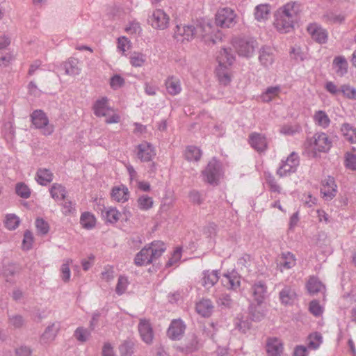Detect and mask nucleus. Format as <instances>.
Here are the masks:
<instances>
[{
	"instance_id": "8fccbe9b",
	"label": "nucleus",
	"mask_w": 356,
	"mask_h": 356,
	"mask_svg": "<svg viewBox=\"0 0 356 356\" xmlns=\"http://www.w3.org/2000/svg\"><path fill=\"white\" fill-rule=\"evenodd\" d=\"M120 213L115 208H109L103 212V216L107 222L115 223L119 220Z\"/></svg>"
},
{
	"instance_id": "58836bf2",
	"label": "nucleus",
	"mask_w": 356,
	"mask_h": 356,
	"mask_svg": "<svg viewBox=\"0 0 356 356\" xmlns=\"http://www.w3.org/2000/svg\"><path fill=\"white\" fill-rule=\"evenodd\" d=\"M314 120L318 125L326 128L329 126L330 120L325 111H316L314 115Z\"/></svg>"
},
{
	"instance_id": "473e14b6",
	"label": "nucleus",
	"mask_w": 356,
	"mask_h": 356,
	"mask_svg": "<svg viewBox=\"0 0 356 356\" xmlns=\"http://www.w3.org/2000/svg\"><path fill=\"white\" fill-rule=\"evenodd\" d=\"M295 296V291L289 286H285L280 292V300L284 305L291 304L293 301Z\"/></svg>"
},
{
	"instance_id": "79ce46f5",
	"label": "nucleus",
	"mask_w": 356,
	"mask_h": 356,
	"mask_svg": "<svg viewBox=\"0 0 356 356\" xmlns=\"http://www.w3.org/2000/svg\"><path fill=\"white\" fill-rule=\"evenodd\" d=\"M268 15L269 9L266 4L259 5L254 9V17L257 21L266 19Z\"/></svg>"
},
{
	"instance_id": "052dcab7",
	"label": "nucleus",
	"mask_w": 356,
	"mask_h": 356,
	"mask_svg": "<svg viewBox=\"0 0 356 356\" xmlns=\"http://www.w3.org/2000/svg\"><path fill=\"white\" fill-rule=\"evenodd\" d=\"M72 262V260H67L65 263H64L61 266L60 271L62 273L61 277L62 280L67 282L70 279V263Z\"/></svg>"
},
{
	"instance_id": "ddd939ff",
	"label": "nucleus",
	"mask_w": 356,
	"mask_h": 356,
	"mask_svg": "<svg viewBox=\"0 0 356 356\" xmlns=\"http://www.w3.org/2000/svg\"><path fill=\"white\" fill-rule=\"evenodd\" d=\"M277 264L281 272L289 270L296 264V257L290 252H282L277 260Z\"/></svg>"
},
{
	"instance_id": "f704fd0d",
	"label": "nucleus",
	"mask_w": 356,
	"mask_h": 356,
	"mask_svg": "<svg viewBox=\"0 0 356 356\" xmlns=\"http://www.w3.org/2000/svg\"><path fill=\"white\" fill-rule=\"evenodd\" d=\"M49 191L51 197L56 200L65 199V188L61 184L57 183L54 184L51 186Z\"/></svg>"
},
{
	"instance_id": "6ab92c4d",
	"label": "nucleus",
	"mask_w": 356,
	"mask_h": 356,
	"mask_svg": "<svg viewBox=\"0 0 356 356\" xmlns=\"http://www.w3.org/2000/svg\"><path fill=\"white\" fill-rule=\"evenodd\" d=\"M222 284L228 289L236 291L241 286V276L236 271L224 274L222 279Z\"/></svg>"
},
{
	"instance_id": "b1692460",
	"label": "nucleus",
	"mask_w": 356,
	"mask_h": 356,
	"mask_svg": "<svg viewBox=\"0 0 356 356\" xmlns=\"http://www.w3.org/2000/svg\"><path fill=\"white\" fill-rule=\"evenodd\" d=\"M65 73L70 76H76L80 74L81 68L79 67V60L74 57L70 58L62 64Z\"/></svg>"
},
{
	"instance_id": "412c9836",
	"label": "nucleus",
	"mask_w": 356,
	"mask_h": 356,
	"mask_svg": "<svg viewBox=\"0 0 356 356\" xmlns=\"http://www.w3.org/2000/svg\"><path fill=\"white\" fill-rule=\"evenodd\" d=\"M60 330V323L58 322L52 323L47 326L41 335L40 340L43 343H47L54 341Z\"/></svg>"
},
{
	"instance_id": "a878e982",
	"label": "nucleus",
	"mask_w": 356,
	"mask_h": 356,
	"mask_svg": "<svg viewBox=\"0 0 356 356\" xmlns=\"http://www.w3.org/2000/svg\"><path fill=\"white\" fill-rule=\"evenodd\" d=\"M218 280L219 276L218 270H204L202 273L201 283L205 288L210 289L218 282Z\"/></svg>"
},
{
	"instance_id": "c03bdc74",
	"label": "nucleus",
	"mask_w": 356,
	"mask_h": 356,
	"mask_svg": "<svg viewBox=\"0 0 356 356\" xmlns=\"http://www.w3.org/2000/svg\"><path fill=\"white\" fill-rule=\"evenodd\" d=\"M19 270V267L13 263L6 264L3 266L1 273L6 277L7 281L10 277L14 276Z\"/></svg>"
},
{
	"instance_id": "e433bc0d",
	"label": "nucleus",
	"mask_w": 356,
	"mask_h": 356,
	"mask_svg": "<svg viewBox=\"0 0 356 356\" xmlns=\"http://www.w3.org/2000/svg\"><path fill=\"white\" fill-rule=\"evenodd\" d=\"M202 155L201 150L195 146L187 147L185 151V158L189 161H197L200 160Z\"/></svg>"
},
{
	"instance_id": "9d476101",
	"label": "nucleus",
	"mask_w": 356,
	"mask_h": 356,
	"mask_svg": "<svg viewBox=\"0 0 356 356\" xmlns=\"http://www.w3.org/2000/svg\"><path fill=\"white\" fill-rule=\"evenodd\" d=\"M251 294L253 302L260 306L267 296V286L263 281H258L251 287Z\"/></svg>"
},
{
	"instance_id": "f3484780",
	"label": "nucleus",
	"mask_w": 356,
	"mask_h": 356,
	"mask_svg": "<svg viewBox=\"0 0 356 356\" xmlns=\"http://www.w3.org/2000/svg\"><path fill=\"white\" fill-rule=\"evenodd\" d=\"M337 191L334 179L328 176L323 181V186L321 188V194L326 200H330L336 195Z\"/></svg>"
},
{
	"instance_id": "7ed1b4c3",
	"label": "nucleus",
	"mask_w": 356,
	"mask_h": 356,
	"mask_svg": "<svg viewBox=\"0 0 356 356\" xmlns=\"http://www.w3.org/2000/svg\"><path fill=\"white\" fill-rule=\"evenodd\" d=\"M165 249L163 242L154 241L148 247L143 248L136 254L134 263L136 266H140L149 264L160 257Z\"/></svg>"
},
{
	"instance_id": "ea45409f",
	"label": "nucleus",
	"mask_w": 356,
	"mask_h": 356,
	"mask_svg": "<svg viewBox=\"0 0 356 356\" xmlns=\"http://www.w3.org/2000/svg\"><path fill=\"white\" fill-rule=\"evenodd\" d=\"M217 304L222 309H230L234 305V300L229 294L222 293L217 298Z\"/></svg>"
},
{
	"instance_id": "6e6552de",
	"label": "nucleus",
	"mask_w": 356,
	"mask_h": 356,
	"mask_svg": "<svg viewBox=\"0 0 356 356\" xmlns=\"http://www.w3.org/2000/svg\"><path fill=\"white\" fill-rule=\"evenodd\" d=\"M31 118L35 128L43 129L44 135H50L53 133L54 127L49 125V119L43 111H34L31 115Z\"/></svg>"
},
{
	"instance_id": "4c0bfd02",
	"label": "nucleus",
	"mask_w": 356,
	"mask_h": 356,
	"mask_svg": "<svg viewBox=\"0 0 356 356\" xmlns=\"http://www.w3.org/2000/svg\"><path fill=\"white\" fill-rule=\"evenodd\" d=\"M95 218L89 212H84L80 218V223L83 227L90 229L95 225Z\"/></svg>"
},
{
	"instance_id": "0eeeda50",
	"label": "nucleus",
	"mask_w": 356,
	"mask_h": 356,
	"mask_svg": "<svg viewBox=\"0 0 356 356\" xmlns=\"http://www.w3.org/2000/svg\"><path fill=\"white\" fill-rule=\"evenodd\" d=\"M204 180L211 184H217L221 176L220 163L213 159L209 162L205 170L202 171Z\"/></svg>"
},
{
	"instance_id": "338daca9",
	"label": "nucleus",
	"mask_w": 356,
	"mask_h": 356,
	"mask_svg": "<svg viewBox=\"0 0 356 356\" xmlns=\"http://www.w3.org/2000/svg\"><path fill=\"white\" fill-rule=\"evenodd\" d=\"M325 89L332 95H337L341 93L340 88L332 81H327L325 84Z\"/></svg>"
},
{
	"instance_id": "3c124183",
	"label": "nucleus",
	"mask_w": 356,
	"mask_h": 356,
	"mask_svg": "<svg viewBox=\"0 0 356 356\" xmlns=\"http://www.w3.org/2000/svg\"><path fill=\"white\" fill-rule=\"evenodd\" d=\"M138 205L141 210H148L152 207L153 200L151 197L143 195L138 199Z\"/></svg>"
},
{
	"instance_id": "6e6d98bb",
	"label": "nucleus",
	"mask_w": 356,
	"mask_h": 356,
	"mask_svg": "<svg viewBox=\"0 0 356 356\" xmlns=\"http://www.w3.org/2000/svg\"><path fill=\"white\" fill-rule=\"evenodd\" d=\"M181 248H177L173 252L171 257L165 264L166 267H171L174 264H177L181 259Z\"/></svg>"
},
{
	"instance_id": "4468645a",
	"label": "nucleus",
	"mask_w": 356,
	"mask_h": 356,
	"mask_svg": "<svg viewBox=\"0 0 356 356\" xmlns=\"http://www.w3.org/2000/svg\"><path fill=\"white\" fill-rule=\"evenodd\" d=\"M249 144L250 146L259 152L265 151L268 147L266 138L264 135L253 132L249 136Z\"/></svg>"
},
{
	"instance_id": "aec40b11",
	"label": "nucleus",
	"mask_w": 356,
	"mask_h": 356,
	"mask_svg": "<svg viewBox=\"0 0 356 356\" xmlns=\"http://www.w3.org/2000/svg\"><path fill=\"white\" fill-rule=\"evenodd\" d=\"M138 157L143 162L149 161L155 156V152L152 146L144 142L138 145Z\"/></svg>"
},
{
	"instance_id": "39448f33",
	"label": "nucleus",
	"mask_w": 356,
	"mask_h": 356,
	"mask_svg": "<svg viewBox=\"0 0 356 356\" xmlns=\"http://www.w3.org/2000/svg\"><path fill=\"white\" fill-rule=\"evenodd\" d=\"M257 45V41L250 38H237L234 42V46L238 54L245 57L251 56Z\"/></svg>"
},
{
	"instance_id": "864d4df0",
	"label": "nucleus",
	"mask_w": 356,
	"mask_h": 356,
	"mask_svg": "<svg viewBox=\"0 0 356 356\" xmlns=\"http://www.w3.org/2000/svg\"><path fill=\"white\" fill-rule=\"evenodd\" d=\"M145 61V56L141 53L134 52L130 56V63L134 67H140Z\"/></svg>"
},
{
	"instance_id": "1a4fd4ad",
	"label": "nucleus",
	"mask_w": 356,
	"mask_h": 356,
	"mask_svg": "<svg viewBox=\"0 0 356 356\" xmlns=\"http://www.w3.org/2000/svg\"><path fill=\"white\" fill-rule=\"evenodd\" d=\"M138 330L142 341L147 345L152 344L154 339V331L149 321L145 318L140 319Z\"/></svg>"
},
{
	"instance_id": "5fc2aeb1",
	"label": "nucleus",
	"mask_w": 356,
	"mask_h": 356,
	"mask_svg": "<svg viewBox=\"0 0 356 356\" xmlns=\"http://www.w3.org/2000/svg\"><path fill=\"white\" fill-rule=\"evenodd\" d=\"M90 335V331L82 327H79L74 332V337L78 341L81 342L86 341Z\"/></svg>"
},
{
	"instance_id": "f257e3e1",
	"label": "nucleus",
	"mask_w": 356,
	"mask_h": 356,
	"mask_svg": "<svg viewBox=\"0 0 356 356\" xmlns=\"http://www.w3.org/2000/svg\"><path fill=\"white\" fill-rule=\"evenodd\" d=\"M175 37L183 38V40H192L194 38H200L205 44L210 45L215 44L217 40L220 38V33L216 31V28L206 20H197L192 24L177 25L175 30Z\"/></svg>"
},
{
	"instance_id": "4d7b16f0",
	"label": "nucleus",
	"mask_w": 356,
	"mask_h": 356,
	"mask_svg": "<svg viewBox=\"0 0 356 356\" xmlns=\"http://www.w3.org/2000/svg\"><path fill=\"white\" fill-rule=\"evenodd\" d=\"M33 241V234L31 231L26 230L24 234V238L22 241V248L24 250H30L32 248Z\"/></svg>"
},
{
	"instance_id": "f03ea898",
	"label": "nucleus",
	"mask_w": 356,
	"mask_h": 356,
	"mask_svg": "<svg viewBox=\"0 0 356 356\" xmlns=\"http://www.w3.org/2000/svg\"><path fill=\"white\" fill-rule=\"evenodd\" d=\"M298 8L296 3H288L280 8L275 15L274 25L277 30L286 33L290 32L298 19Z\"/></svg>"
},
{
	"instance_id": "5701e85b",
	"label": "nucleus",
	"mask_w": 356,
	"mask_h": 356,
	"mask_svg": "<svg viewBox=\"0 0 356 356\" xmlns=\"http://www.w3.org/2000/svg\"><path fill=\"white\" fill-rule=\"evenodd\" d=\"M94 113L97 117L107 116L112 111L108 106V99L102 97L95 102L93 105Z\"/></svg>"
},
{
	"instance_id": "49530a36",
	"label": "nucleus",
	"mask_w": 356,
	"mask_h": 356,
	"mask_svg": "<svg viewBox=\"0 0 356 356\" xmlns=\"http://www.w3.org/2000/svg\"><path fill=\"white\" fill-rule=\"evenodd\" d=\"M15 192L17 195L24 199H27L31 195V189L24 182H19L16 184Z\"/></svg>"
},
{
	"instance_id": "20e7f679",
	"label": "nucleus",
	"mask_w": 356,
	"mask_h": 356,
	"mask_svg": "<svg viewBox=\"0 0 356 356\" xmlns=\"http://www.w3.org/2000/svg\"><path fill=\"white\" fill-rule=\"evenodd\" d=\"M300 164V157L298 153L293 152L286 159L282 160L277 170V175L280 177H286L296 172Z\"/></svg>"
},
{
	"instance_id": "37998d69",
	"label": "nucleus",
	"mask_w": 356,
	"mask_h": 356,
	"mask_svg": "<svg viewBox=\"0 0 356 356\" xmlns=\"http://www.w3.org/2000/svg\"><path fill=\"white\" fill-rule=\"evenodd\" d=\"M280 92V88L279 86H273L268 88L266 91L261 95V99L263 102H269L275 97L277 96Z\"/></svg>"
},
{
	"instance_id": "72a5a7b5",
	"label": "nucleus",
	"mask_w": 356,
	"mask_h": 356,
	"mask_svg": "<svg viewBox=\"0 0 356 356\" xmlns=\"http://www.w3.org/2000/svg\"><path fill=\"white\" fill-rule=\"evenodd\" d=\"M307 289L309 293L316 294L321 292L324 289V286L317 277L313 276L309 279Z\"/></svg>"
},
{
	"instance_id": "680f3d73",
	"label": "nucleus",
	"mask_w": 356,
	"mask_h": 356,
	"mask_svg": "<svg viewBox=\"0 0 356 356\" xmlns=\"http://www.w3.org/2000/svg\"><path fill=\"white\" fill-rule=\"evenodd\" d=\"M309 312L315 316H319L323 313V308L318 300H312L309 303Z\"/></svg>"
},
{
	"instance_id": "393cba45",
	"label": "nucleus",
	"mask_w": 356,
	"mask_h": 356,
	"mask_svg": "<svg viewBox=\"0 0 356 356\" xmlns=\"http://www.w3.org/2000/svg\"><path fill=\"white\" fill-rule=\"evenodd\" d=\"M332 66L335 73L341 77L348 72V63L343 56L335 57L332 62Z\"/></svg>"
},
{
	"instance_id": "c9c22d12",
	"label": "nucleus",
	"mask_w": 356,
	"mask_h": 356,
	"mask_svg": "<svg viewBox=\"0 0 356 356\" xmlns=\"http://www.w3.org/2000/svg\"><path fill=\"white\" fill-rule=\"evenodd\" d=\"M341 132L345 139L351 143H356V129L349 124H344L341 127Z\"/></svg>"
},
{
	"instance_id": "4be33fe9",
	"label": "nucleus",
	"mask_w": 356,
	"mask_h": 356,
	"mask_svg": "<svg viewBox=\"0 0 356 356\" xmlns=\"http://www.w3.org/2000/svg\"><path fill=\"white\" fill-rule=\"evenodd\" d=\"M216 75L220 84L225 86L229 85L232 81L231 70L229 66L218 65L216 69Z\"/></svg>"
},
{
	"instance_id": "423d86ee",
	"label": "nucleus",
	"mask_w": 356,
	"mask_h": 356,
	"mask_svg": "<svg viewBox=\"0 0 356 356\" xmlns=\"http://www.w3.org/2000/svg\"><path fill=\"white\" fill-rule=\"evenodd\" d=\"M236 14L230 8H222L216 15V24L222 28H229L236 24Z\"/></svg>"
},
{
	"instance_id": "2f4dec72",
	"label": "nucleus",
	"mask_w": 356,
	"mask_h": 356,
	"mask_svg": "<svg viewBox=\"0 0 356 356\" xmlns=\"http://www.w3.org/2000/svg\"><path fill=\"white\" fill-rule=\"evenodd\" d=\"M35 179L39 184L46 186L53 180V174L46 168H40L36 172Z\"/></svg>"
},
{
	"instance_id": "9b49d317",
	"label": "nucleus",
	"mask_w": 356,
	"mask_h": 356,
	"mask_svg": "<svg viewBox=\"0 0 356 356\" xmlns=\"http://www.w3.org/2000/svg\"><path fill=\"white\" fill-rule=\"evenodd\" d=\"M169 17L161 10H154L149 18V22L155 29H165L169 24Z\"/></svg>"
},
{
	"instance_id": "c756f323",
	"label": "nucleus",
	"mask_w": 356,
	"mask_h": 356,
	"mask_svg": "<svg viewBox=\"0 0 356 356\" xmlns=\"http://www.w3.org/2000/svg\"><path fill=\"white\" fill-rule=\"evenodd\" d=\"M259 60L265 67L270 65L274 61L273 50L269 47H263L259 51Z\"/></svg>"
},
{
	"instance_id": "a19ab883",
	"label": "nucleus",
	"mask_w": 356,
	"mask_h": 356,
	"mask_svg": "<svg viewBox=\"0 0 356 356\" xmlns=\"http://www.w3.org/2000/svg\"><path fill=\"white\" fill-rule=\"evenodd\" d=\"M134 343L131 340L124 341L120 346L119 351L121 356H131L134 353Z\"/></svg>"
},
{
	"instance_id": "603ef678",
	"label": "nucleus",
	"mask_w": 356,
	"mask_h": 356,
	"mask_svg": "<svg viewBox=\"0 0 356 356\" xmlns=\"http://www.w3.org/2000/svg\"><path fill=\"white\" fill-rule=\"evenodd\" d=\"M19 224V218L15 214H8L6 216L5 225L10 230L15 229Z\"/></svg>"
},
{
	"instance_id": "0e129e2a",
	"label": "nucleus",
	"mask_w": 356,
	"mask_h": 356,
	"mask_svg": "<svg viewBox=\"0 0 356 356\" xmlns=\"http://www.w3.org/2000/svg\"><path fill=\"white\" fill-rule=\"evenodd\" d=\"M124 84V79L120 75H114L110 81L111 87L114 89H118Z\"/></svg>"
},
{
	"instance_id": "e2e57ef3",
	"label": "nucleus",
	"mask_w": 356,
	"mask_h": 356,
	"mask_svg": "<svg viewBox=\"0 0 356 356\" xmlns=\"http://www.w3.org/2000/svg\"><path fill=\"white\" fill-rule=\"evenodd\" d=\"M346 166L347 168L352 170H356V155L353 153H347L346 154L345 160Z\"/></svg>"
},
{
	"instance_id": "09e8293b",
	"label": "nucleus",
	"mask_w": 356,
	"mask_h": 356,
	"mask_svg": "<svg viewBox=\"0 0 356 356\" xmlns=\"http://www.w3.org/2000/svg\"><path fill=\"white\" fill-rule=\"evenodd\" d=\"M257 307L258 305H257L256 306L254 302H252L249 307L250 315L252 319L254 321H260L264 316L263 311Z\"/></svg>"
},
{
	"instance_id": "bb28decb",
	"label": "nucleus",
	"mask_w": 356,
	"mask_h": 356,
	"mask_svg": "<svg viewBox=\"0 0 356 356\" xmlns=\"http://www.w3.org/2000/svg\"><path fill=\"white\" fill-rule=\"evenodd\" d=\"M196 312L203 317H209L213 310V305L211 300L202 299L197 302L195 306Z\"/></svg>"
},
{
	"instance_id": "13d9d810",
	"label": "nucleus",
	"mask_w": 356,
	"mask_h": 356,
	"mask_svg": "<svg viewBox=\"0 0 356 356\" xmlns=\"http://www.w3.org/2000/svg\"><path fill=\"white\" fill-rule=\"evenodd\" d=\"M128 286V280L125 277L120 276L118 278V284L116 286L115 291L118 295L123 294Z\"/></svg>"
},
{
	"instance_id": "2eb2a0df",
	"label": "nucleus",
	"mask_w": 356,
	"mask_h": 356,
	"mask_svg": "<svg viewBox=\"0 0 356 356\" xmlns=\"http://www.w3.org/2000/svg\"><path fill=\"white\" fill-rule=\"evenodd\" d=\"M314 149L318 152H327L332 147V141L325 133H318L314 136Z\"/></svg>"
},
{
	"instance_id": "a18cd8bd",
	"label": "nucleus",
	"mask_w": 356,
	"mask_h": 356,
	"mask_svg": "<svg viewBox=\"0 0 356 356\" xmlns=\"http://www.w3.org/2000/svg\"><path fill=\"white\" fill-rule=\"evenodd\" d=\"M322 343V336L318 332L309 334L308 337L307 347L311 349H317Z\"/></svg>"
},
{
	"instance_id": "f8f14e48",
	"label": "nucleus",
	"mask_w": 356,
	"mask_h": 356,
	"mask_svg": "<svg viewBox=\"0 0 356 356\" xmlns=\"http://www.w3.org/2000/svg\"><path fill=\"white\" fill-rule=\"evenodd\" d=\"M186 325L180 319L173 320L167 331L168 337L172 340H179L184 335Z\"/></svg>"
},
{
	"instance_id": "a211bd4d",
	"label": "nucleus",
	"mask_w": 356,
	"mask_h": 356,
	"mask_svg": "<svg viewBox=\"0 0 356 356\" xmlns=\"http://www.w3.org/2000/svg\"><path fill=\"white\" fill-rule=\"evenodd\" d=\"M266 349L268 356H280L284 350L283 343L277 337H270L266 341Z\"/></svg>"
},
{
	"instance_id": "dca6fc26",
	"label": "nucleus",
	"mask_w": 356,
	"mask_h": 356,
	"mask_svg": "<svg viewBox=\"0 0 356 356\" xmlns=\"http://www.w3.org/2000/svg\"><path fill=\"white\" fill-rule=\"evenodd\" d=\"M307 31L312 39L320 44H325L327 40V32L316 24H311L307 27Z\"/></svg>"
},
{
	"instance_id": "774afa93",
	"label": "nucleus",
	"mask_w": 356,
	"mask_h": 356,
	"mask_svg": "<svg viewBox=\"0 0 356 356\" xmlns=\"http://www.w3.org/2000/svg\"><path fill=\"white\" fill-rule=\"evenodd\" d=\"M326 20L330 23L340 24L344 20V17L341 15H337L332 13L324 15Z\"/></svg>"
},
{
	"instance_id": "69168bd1",
	"label": "nucleus",
	"mask_w": 356,
	"mask_h": 356,
	"mask_svg": "<svg viewBox=\"0 0 356 356\" xmlns=\"http://www.w3.org/2000/svg\"><path fill=\"white\" fill-rule=\"evenodd\" d=\"M9 323L14 327L19 328L24 325V321L21 315H13L9 316Z\"/></svg>"
},
{
	"instance_id": "de8ad7c7",
	"label": "nucleus",
	"mask_w": 356,
	"mask_h": 356,
	"mask_svg": "<svg viewBox=\"0 0 356 356\" xmlns=\"http://www.w3.org/2000/svg\"><path fill=\"white\" fill-rule=\"evenodd\" d=\"M341 93L346 98L356 99V89L349 84H343L340 86Z\"/></svg>"
},
{
	"instance_id": "bf43d9fd",
	"label": "nucleus",
	"mask_w": 356,
	"mask_h": 356,
	"mask_svg": "<svg viewBox=\"0 0 356 356\" xmlns=\"http://www.w3.org/2000/svg\"><path fill=\"white\" fill-rule=\"evenodd\" d=\"M35 227L38 232L42 235H44L49 232V225L42 218H38L35 220Z\"/></svg>"
},
{
	"instance_id": "c85d7f7f",
	"label": "nucleus",
	"mask_w": 356,
	"mask_h": 356,
	"mask_svg": "<svg viewBox=\"0 0 356 356\" xmlns=\"http://www.w3.org/2000/svg\"><path fill=\"white\" fill-rule=\"evenodd\" d=\"M216 60L218 65L230 66L234 60V56L230 48H222L217 55Z\"/></svg>"
},
{
	"instance_id": "cd10ccee",
	"label": "nucleus",
	"mask_w": 356,
	"mask_h": 356,
	"mask_svg": "<svg viewBox=\"0 0 356 356\" xmlns=\"http://www.w3.org/2000/svg\"><path fill=\"white\" fill-rule=\"evenodd\" d=\"M166 90L170 95H177L181 91V86L179 78L171 76L168 77L165 82Z\"/></svg>"
},
{
	"instance_id": "7c9ffc66",
	"label": "nucleus",
	"mask_w": 356,
	"mask_h": 356,
	"mask_svg": "<svg viewBox=\"0 0 356 356\" xmlns=\"http://www.w3.org/2000/svg\"><path fill=\"white\" fill-rule=\"evenodd\" d=\"M113 199L118 202H124L128 200L129 193L128 188L124 186L114 187L111 192Z\"/></svg>"
}]
</instances>
